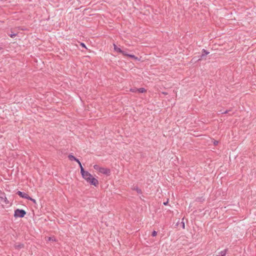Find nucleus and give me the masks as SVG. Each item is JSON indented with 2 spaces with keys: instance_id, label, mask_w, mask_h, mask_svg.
<instances>
[{
  "instance_id": "b1692460",
  "label": "nucleus",
  "mask_w": 256,
  "mask_h": 256,
  "mask_svg": "<svg viewBox=\"0 0 256 256\" xmlns=\"http://www.w3.org/2000/svg\"><path fill=\"white\" fill-rule=\"evenodd\" d=\"M76 162H78V164L80 162V161L76 158V160H75Z\"/></svg>"
},
{
  "instance_id": "39448f33",
  "label": "nucleus",
  "mask_w": 256,
  "mask_h": 256,
  "mask_svg": "<svg viewBox=\"0 0 256 256\" xmlns=\"http://www.w3.org/2000/svg\"><path fill=\"white\" fill-rule=\"evenodd\" d=\"M114 48L115 51L120 54H122L123 55H124V54H126V51L122 50L120 48H118L114 44Z\"/></svg>"
},
{
  "instance_id": "f03ea898",
  "label": "nucleus",
  "mask_w": 256,
  "mask_h": 256,
  "mask_svg": "<svg viewBox=\"0 0 256 256\" xmlns=\"http://www.w3.org/2000/svg\"><path fill=\"white\" fill-rule=\"evenodd\" d=\"M26 214V212L22 209H16L14 210V216L16 218H23Z\"/></svg>"
},
{
  "instance_id": "2eb2a0df",
  "label": "nucleus",
  "mask_w": 256,
  "mask_h": 256,
  "mask_svg": "<svg viewBox=\"0 0 256 256\" xmlns=\"http://www.w3.org/2000/svg\"><path fill=\"white\" fill-rule=\"evenodd\" d=\"M17 35V34H14V33H12V34H9V36L12 38H14Z\"/></svg>"
},
{
  "instance_id": "20e7f679",
  "label": "nucleus",
  "mask_w": 256,
  "mask_h": 256,
  "mask_svg": "<svg viewBox=\"0 0 256 256\" xmlns=\"http://www.w3.org/2000/svg\"><path fill=\"white\" fill-rule=\"evenodd\" d=\"M16 194H18L21 198H24L27 199V200L28 198H28L29 196L28 194H26V193H25V192H20V191H18L16 192Z\"/></svg>"
},
{
  "instance_id": "c756f323",
  "label": "nucleus",
  "mask_w": 256,
  "mask_h": 256,
  "mask_svg": "<svg viewBox=\"0 0 256 256\" xmlns=\"http://www.w3.org/2000/svg\"><path fill=\"white\" fill-rule=\"evenodd\" d=\"M2 48L0 47V50H2Z\"/></svg>"
},
{
  "instance_id": "aec40b11",
  "label": "nucleus",
  "mask_w": 256,
  "mask_h": 256,
  "mask_svg": "<svg viewBox=\"0 0 256 256\" xmlns=\"http://www.w3.org/2000/svg\"><path fill=\"white\" fill-rule=\"evenodd\" d=\"M230 110H226V111H224V112H221V114H228V112H230Z\"/></svg>"
},
{
  "instance_id": "4468645a",
  "label": "nucleus",
  "mask_w": 256,
  "mask_h": 256,
  "mask_svg": "<svg viewBox=\"0 0 256 256\" xmlns=\"http://www.w3.org/2000/svg\"><path fill=\"white\" fill-rule=\"evenodd\" d=\"M227 252V250L225 249L224 250H222L220 252V256H225Z\"/></svg>"
},
{
  "instance_id": "5701e85b",
  "label": "nucleus",
  "mask_w": 256,
  "mask_h": 256,
  "mask_svg": "<svg viewBox=\"0 0 256 256\" xmlns=\"http://www.w3.org/2000/svg\"><path fill=\"white\" fill-rule=\"evenodd\" d=\"M168 204V200L166 202H164L163 204L164 205L166 206Z\"/></svg>"
},
{
  "instance_id": "423d86ee",
  "label": "nucleus",
  "mask_w": 256,
  "mask_h": 256,
  "mask_svg": "<svg viewBox=\"0 0 256 256\" xmlns=\"http://www.w3.org/2000/svg\"><path fill=\"white\" fill-rule=\"evenodd\" d=\"M209 54V52L206 51V50L203 49L202 50V54L200 55V58H199L198 60H203L204 57Z\"/></svg>"
},
{
  "instance_id": "f257e3e1",
  "label": "nucleus",
  "mask_w": 256,
  "mask_h": 256,
  "mask_svg": "<svg viewBox=\"0 0 256 256\" xmlns=\"http://www.w3.org/2000/svg\"><path fill=\"white\" fill-rule=\"evenodd\" d=\"M82 176L91 185L97 186L98 185V180L92 176L88 171L84 170V168L82 170Z\"/></svg>"
},
{
  "instance_id": "bb28decb",
  "label": "nucleus",
  "mask_w": 256,
  "mask_h": 256,
  "mask_svg": "<svg viewBox=\"0 0 256 256\" xmlns=\"http://www.w3.org/2000/svg\"><path fill=\"white\" fill-rule=\"evenodd\" d=\"M216 143H218V142H214V144H216Z\"/></svg>"
},
{
  "instance_id": "1a4fd4ad",
  "label": "nucleus",
  "mask_w": 256,
  "mask_h": 256,
  "mask_svg": "<svg viewBox=\"0 0 256 256\" xmlns=\"http://www.w3.org/2000/svg\"><path fill=\"white\" fill-rule=\"evenodd\" d=\"M14 248L17 250H20L24 248V244H18L14 245Z\"/></svg>"
},
{
  "instance_id": "6ab92c4d",
  "label": "nucleus",
  "mask_w": 256,
  "mask_h": 256,
  "mask_svg": "<svg viewBox=\"0 0 256 256\" xmlns=\"http://www.w3.org/2000/svg\"><path fill=\"white\" fill-rule=\"evenodd\" d=\"M78 164H79V166H80V173H82V168H84L82 167L80 162V163H78Z\"/></svg>"
},
{
  "instance_id": "9b49d317",
  "label": "nucleus",
  "mask_w": 256,
  "mask_h": 256,
  "mask_svg": "<svg viewBox=\"0 0 256 256\" xmlns=\"http://www.w3.org/2000/svg\"><path fill=\"white\" fill-rule=\"evenodd\" d=\"M136 90L138 91V92H139V93H144V92H146V90L143 88H136Z\"/></svg>"
},
{
  "instance_id": "cd10ccee",
  "label": "nucleus",
  "mask_w": 256,
  "mask_h": 256,
  "mask_svg": "<svg viewBox=\"0 0 256 256\" xmlns=\"http://www.w3.org/2000/svg\"><path fill=\"white\" fill-rule=\"evenodd\" d=\"M216 143H218V142H214V144H216Z\"/></svg>"
},
{
  "instance_id": "7ed1b4c3",
  "label": "nucleus",
  "mask_w": 256,
  "mask_h": 256,
  "mask_svg": "<svg viewBox=\"0 0 256 256\" xmlns=\"http://www.w3.org/2000/svg\"><path fill=\"white\" fill-rule=\"evenodd\" d=\"M100 172L109 176L110 174V170L108 168H102L100 171Z\"/></svg>"
},
{
  "instance_id": "6e6552de",
  "label": "nucleus",
  "mask_w": 256,
  "mask_h": 256,
  "mask_svg": "<svg viewBox=\"0 0 256 256\" xmlns=\"http://www.w3.org/2000/svg\"><path fill=\"white\" fill-rule=\"evenodd\" d=\"M124 56H128V57H130V58H133L134 60H139L138 58L136 56L134 55L130 54H128L126 52V54H124Z\"/></svg>"
},
{
  "instance_id": "dca6fc26",
  "label": "nucleus",
  "mask_w": 256,
  "mask_h": 256,
  "mask_svg": "<svg viewBox=\"0 0 256 256\" xmlns=\"http://www.w3.org/2000/svg\"><path fill=\"white\" fill-rule=\"evenodd\" d=\"M28 198H28V200H30L31 201H32V202L34 203V204H36V200L34 199V198H31V197H30V196H29Z\"/></svg>"
},
{
  "instance_id": "9d476101",
  "label": "nucleus",
  "mask_w": 256,
  "mask_h": 256,
  "mask_svg": "<svg viewBox=\"0 0 256 256\" xmlns=\"http://www.w3.org/2000/svg\"><path fill=\"white\" fill-rule=\"evenodd\" d=\"M0 200L2 202H3L5 204H8L9 203L8 200L7 198L4 196L0 197Z\"/></svg>"
},
{
  "instance_id": "a211bd4d",
  "label": "nucleus",
  "mask_w": 256,
  "mask_h": 256,
  "mask_svg": "<svg viewBox=\"0 0 256 256\" xmlns=\"http://www.w3.org/2000/svg\"><path fill=\"white\" fill-rule=\"evenodd\" d=\"M181 225H182V228L183 229H184L185 228V224H184V222L183 221L182 222Z\"/></svg>"
},
{
  "instance_id": "c85d7f7f",
  "label": "nucleus",
  "mask_w": 256,
  "mask_h": 256,
  "mask_svg": "<svg viewBox=\"0 0 256 256\" xmlns=\"http://www.w3.org/2000/svg\"><path fill=\"white\" fill-rule=\"evenodd\" d=\"M49 240H52L51 238H49Z\"/></svg>"
},
{
  "instance_id": "a878e982",
  "label": "nucleus",
  "mask_w": 256,
  "mask_h": 256,
  "mask_svg": "<svg viewBox=\"0 0 256 256\" xmlns=\"http://www.w3.org/2000/svg\"><path fill=\"white\" fill-rule=\"evenodd\" d=\"M216 143H218V142H214V144H216Z\"/></svg>"
},
{
  "instance_id": "f8f14e48",
  "label": "nucleus",
  "mask_w": 256,
  "mask_h": 256,
  "mask_svg": "<svg viewBox=\"0 0 256 256\" xmlns=\"http://www.w3.org/2000/svg\"><path fill=\"white\" fill-rule=\"evenodd\" d=\"M68 158L70 160H74L75 161V160H76V158L72 154H69L68 156Z\"/></svg>"
},
{
  "instance_id": "393cba45",
  "label": "nucleus",
  "mask_w": 256,
  "mask_h": 256,
  "mask_svg": "<svg viewBox=\"0 0 256 256\" xmlns=\"http://www.w3.org/2000/svg\"><path fill=\"white\" fill-rule=\"evenodd\" d=\"M162 93L164 94V95H166V94H168V93H167V92H162Z\"/></svg>"
},
{
  "instance_id": "412c9836",
  "label": "nucleus",
  "mask_w": 256,
  "mask_h": 256,
  "mask_svg": "<svg viewBox=\"0 0 256 256\" xmlns=\"http://www.w3.org/2000/svg\"><path fill=\"white\" fill-rule=\"evenodd\" d=\"M80 46L82 47V48H86V47L85 45V44L84 43H82V42H81L80 43Z\"/></svg>"
},
{
  "instance_id": "0eeeda50",
  "label": "nucleus",
  "mask_w": 256,
  "mask_h": 256,
  "mask_svg": "<svg viewBox=\"0 0 256 256\" xmlns=\"http://www.w3.org/2000/svg\"><path fill=\"white\" fill-rule=\"evenodd\" d=\"M132 190L136 191L138 194H140L142 193V190L137 186H133L132 188Z\"/></svg>"
},
{
  "instance_id": "ddd939ff",
  "label": "nucleus",
  "mask_w": 256,
  "mask_h": 256,
  "mask_svg": "<svg viewBox=\"0 0 256 256\" xmlns=\"http://www.w3.org/2000/svg\"><path fill=\"white\" fill-rule=\"evenodd\" d=\"M94 169H95L96 170H98L99 172L101 169V167H100L98 165V164H95L94 166Z\"/></svg>"
},
{
  "instance_id": "f3484780",
  "label": "nucleus",
  "mask_w": 256,
  "mask_h": 256,
  "mask_svg": "<svg viewBox=\"0 0 256 256\" xmlns=\"http://www.w3.org/2000/svg\"><path fill=\"white\" fill-rule=\"evenodd\" d=\"M157 234V232L155 230H154L152 232V236H156Z\"/></svg>"
},
{
  "instance_id": "4be33fe9",
  "label": "nucleus",
  "mask_w": 256,
  "mask_h": 256,
  "mask_svg": "<svg viewBox=\"0 0 256 256\" xmlns=\"http://www.w3.org/2000/svg\"><path fill=\"white\" fill-rule=\"evenodd\" d=\"M136 88H131L130 90V92H137L138 91H136Z\"/></svg>"
}]
</instances>
